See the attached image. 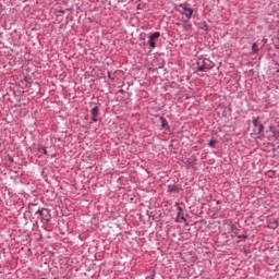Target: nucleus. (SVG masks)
<instances>
[{
	"instance_id": "nucleus-1",
	"label": "nucleus",
	"mask_w": 279,
	"mask_h": 279,
	"mask_svg": "<svg viewBox=\"0 0 279 279\" xmlns=\"http://www.w3.org/2000/svg\"><path fill=\"white\" fill-rule=\"evenodd\" d=\"M210 60L208 59H199L197 61V71L206 73V71H210Z\"/></svg>"
},
{
	"instance_id": "nucleus-2",
	"label": "nucleus",
	"mask_w": 279,
	"mask_h": 279,
	"mask_svg": "<svg viewBox=\"0 0 279 279\" xmlns=\"http://www.w3.org/2000/svg\"><path fill=\"white\" fill-rule=\"evenodd\" d=\"M160 38V32H155L153 35L149 36L148 45L150 49H156V41Z\"/></svg>"
},
{
	"instance_id": "nucleus-3",
	"label": "nucleus",
	"mask_w": 279,
	"mask_h": 279,
	"mask_svg": "<svg viewBox=\"0 0 279 279\" xmlns=\"http://www.w3.org/2000/svg\"><path fill=\"white\" fill-rule=\"evenodd\" d=\"M37 215H40L41 219L44 221H49L51 217L49 216V209H41L37 211Z\"/></svg>"
},
{
	"instance_id": "nucleus-4",
	"label": "nucleus",
	"mask_w": 279,
	"mask_h": 279,
	"mask_svg": "<svg viewBox=\"0 0 279 279\" xmlns=\"http://www.w3.org/2000/svg\"><path fill=\"white\" fill-rule=\"evenodd\" d=\"M182 14H184L186 19H191V16H193V9L184 7Z\"/></svg>"
},
{
	"instance_id": "nucleus-5",
	"label": "nucleus",
	"mask_w": 279,
	"mask_h": 279,
	"mask_svg": "<svg viewBox=\"0 0 279 279\" xmlns=\"http://www.w3.org/2000/svg\"><path fill=\"white\" fill-rule=\"evenodd\" d=\"M160 123H161V130H167V128H169V122H167V119H165V117L160 118Z\"/></svg>"
},
{
	"instance_id": "nucleus-6",
	"label": "nucleus",
	"mask_w": 279,
	"mask_h": 279,
	"mask_svg": "<svg viewBox=\"0 0 279 279\" xmlns=\"http://www.w3.org/2000/svg\"><path fill=\"white\" fill-rule=\"evenodd\" d=\"M92 117H98L99 116V107H94L90 110Z\"/></svg>"
},
{
	"instance_id": "nucleus-7",
	"label": "nucleus",
	"mask_w": 279,
	"mask_h": 279,
	"mask_svg": "<svg viewBox=\"0 0 279 279\" xmlns=\"http://www.w3.org/2000/svg\"><path fill=\"white\" fill-rule=\"evenodd\" d=\"M183 27H184V29H185L186 32H189V29H191V27H193V24H191L190 21H185Z\"/></svg>"
},
{
	"instance_id": "nucleus-8",
	"label": "nucleus",
	"mask_w": 279,
	"mask_h": 279,
	"mask_svg": "<svg viewBox=\"0 0 279 279\" xmlns=\"http://www.w3.org/2000/svg\"><path fill=\"white\" fill-rule=\"evenodd\" d=\"M178 219H182V221H186V218L182 216V209L179 207V213H178Z\"/></svg>"
},
{
	"instance_id": "nucleus-9",
	"label": "nucleus",
	"mask_w": 279,
	"mask_h": 279,
	"mask_svg": "<svg viewBox=\"0 0 279 279\" xmlns=\"http://www.w3.org/2000/svg\"><path fill=\"white\" fill-rule=\"evenodd\" d=\"M252 51L253 53H258V44H253Z\"/></svg>"
},
{
	"instance_id": "nucleus-10",
	"label": "nucleus",
	"mask_w": 279,
	"mask_h": 279,
	"mask_svg": "<svg viewBox=\"0 0 279 279\" xmlns=\"http://www.w3.org/2000/svg\"><path fill=\"white\" fill-rule=\"evenodd\" d=\"M92 121H94V123H97V116H92Z\"/></svg>"
},
{
	"instance_id": "nucleus-11",
	"label": "nucleus",
	"mask_w": 279,
	"mask_h": 279,
	"mask_svg": "<svg viewBox=\"0 0 279 279\" xmlns=\"http://www.w3.org/2000/svg\"><path fill=\"white\" fill-rule=\"evenodd\" d=\"M39 151H40L41 154H47V148H41Z\"/></svg>"
},
{
	"instance_id": "nucleus-12",
	"label": "nucleus",
	"mask_w": 279,
	"mask_h": 279,
	"mask_svg": "<svg viewBox=\"0 0 279 279\" xmlns=\"http://www.w3.org/2000/svg\"><path fill=\"white\" fill-rule=\"evenodd\" d=\"M209 145H210V147H213V145H215V142L211 141V142L209 143Z\"/></svg>"
},
{
	"instance_id": "nucleus-13",
	"label": "nucleus",
	"mask_w": 279,
	"mask_h": 279,
	"mask_svg": "<svg viewBox=\"0 0 279 279\" xmlns=\"http://www.w3.org/2000/svg\"><path fill=\"white\" fill-rule=\"evenodd\" d=\"M276 47L279 49V38H278V43H277Z\"/></svg>"
},
{
	"instance_id": "nucleus-14",
	"label": "nucleus",
	"mask_w": 279,
	"mask_h": 279,
	"mask_svg": "<svg viewBox=\"0 0 279 279\" xmlns=\"http://www.w3.org/2000/svg\"><path fill=\"white\" fill-rule=\"evenodd\" d=\"M259 132H263V125L259 126Z\"/></svg>"
},
{
	"instance_id": "nucleus-15",
	"label": "nucleus",
	"mask_w": 279,
	"mask_h": 279,
	"mask_svg": "<svg viewBox=\"0 0 279 279\" xmlns=\"http://www.w3.org/2000/svg\"><path fill=\"white\" fill-rule=\"evenodd\" d=\"M169 191H173V187L169 186Z\"/></svg>"
}]
</instances>
